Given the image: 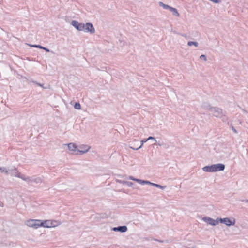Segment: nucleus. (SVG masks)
<instances>
[{
    "label": "nucleus",
    "instance_id": "ddd939ff",
    "mask_svg": "<svg viewBox=\"0 0 248 248\" xmlns=\"http://www.w3.org/2000/svg\"><path fill=\"white\" fill-rule=\"evenodd\" d=\"M112 230L114 232H125L127 231V227L126 226H118L117 227H113Z\"/></svg>",
    "mask_w": 248,
    "mask_h": 248
},
{
    "label": "nucleus",
    "instance_id": "b1692460",
    "mask_svg": "<svg viewBox=\"0 0 248 248\" xmlns=\"http://www.w3.org/2000/svg\"><path fill=\"white\" fill-rule=\"evenodd\" d=\"M200 58L201 59H203L204 61H206L207 60L206 57L205 55H201L200 56Z\"/></svg>",
    "mask_w": 248,
    "mask_h": 248
},
{
    "label": "nucleus",
    "instance_id": "6e6552de",
    "mask_svg": "<svg viewBox=\"0 0 248 248\" xmlns=\"http://www.w3.org/2000/svg\"><path fill=\"white\" fill-rule=\"evenodd\" d=\"M25 224L29 227L37 229L42 227V220L30 219L25 222Z\"/></svg>",
    "mask_w": 248,
    "mask_h": 248
},
{
    "label": "nucleus",
    "instance_id": "5701e85b",
    "mask_svg": "<svg viewBox=\"0 0 248 248\" xmlns=\"http://www.w3.org/2000/svg\"><path fill=\"white\" fill-rule=\"evenodd\" d=\"M5 167L4 166H0V172L4 174H5Z\"/></svg>",
    "mask_w": 248,
    "mask_h": 248
},
{
    "label": "nucleus",
    "instance_id": "f3484780",
    "mask_svg": "<svg viewBox=\"0 0 248 248\" xmlns=\"http://www.w3.org/2000/svg\"><path fill=\"white\" fill-rule=\"evenodd\" d=\"M169 11L171 12L173 16H175L176 17L179 16V13H178L177 10L176 8L171 7Z\"/></svg>",
    "mask_w": 248,
    "mask_h": 248
},
{
    "label": "nucleus",
    "instance_id": "a211bd4d",
    "mask_svg": "<svg viewBox=\"0 0 248 248\" xmlns=\"http://www.w3.org/2000/svg\"><path fill=\"white\" fill-rule=\"evenodd\" d=\"M158 5L160 7H162L164 9H168V10H170V9L171 8V6H170L167 4H166L161 1L158 2Z\"/></svg>",
    "mask_w": 248,
    "mask_h": 248
},
{
    "label": "nucleus",
    "instance_id": "39448f33",
    "mask_svg": "<svg viewBox=\"0 0 248 248\" xmlns=\"http://www.w3.org/2000/svg\"><path fill=\"white\" fill-rule=\"evenodd\" d=\"M129 179L131 180H132V181H134L140 184H141V185H151L152 186H155L156 187H157V188H159L161 189H162V190H164L166 188V186H162L160 185H158V184H155V183H152V182H151L149 181H147V180H142V179H138V178H136L135 177H134L133 176H129V177H128Z\"/></svg>",
    "mask_w": 248,
    "mask_h": 248
},
{
    "label": "nucleus",
    "instance_id": "2eb2a0df",
    "mask_svg": "<svg viewBox=\"0 0 248 248\" xmlns=\"http://www.w3.org/2000/svg\"><path fill=\"white\" fill-rule=\"evenodd\" d=\"M202 107L204 109L208 110L210 111L211 110L212 108H213V106H212L209 102H206V101L203 102L202 103Z\"/></svg>",
    "mask_w": 248,
    "mask_h": 248
},
{
    "label": "nucleus",
    "instance_id": "1a4fd4ad",
    "mask_svg": "<svg viewBox=\"0 0 248 248\" xmlns=\"http://www.w3.org/2000/svg\"><path fill=\"white\" fill-rule=\"evenodd\" d=\"M21 179L28 184L33 183H39L41 181V179L40 177L34 176L31 177L24 174H23L22 177H21Z\"/></svg>",
    "mask_w": 248,
    "mask_h": 248
},
{
    "label": "nucleus",
    "instance_id": "412c9836",
    "mask_svg": "<svg viewBox=\"0 0 248 248\" xmlns=\"http://www.w3.org/2000/svg\"><path fill=\"white\" fill-rule=\"evenodd\" d=\"M74 108L76 109H78V110H79L81 109V105L78 102H77L74 105Z\"/></svg>",
    "mask_w": 248,
    "mask_h": 248
},
{
    "label": "nucleus",
    "instance_id": "4be33fe9",
    "mask_svg": "<svg viewBox=\"0 0 248 248\" xmlns=\"http://www.w3.org/2000/svg\"><path fill=\"white\" fill-rule=\"evenodd\" d=\"M28 45L31 47H36V48H38L42 49H43V46H42L40 45Z\"/></svg>",
    "mask_w": 248,
    "mask_h": 248
},
{
    "label": "nucleus",
    "instance_id": "0eeeda50",
    "mask_svg": "<svg viewBox=\"0 0 248 248\" xmlns=\"http://www.w3.org/2000/svg\"><path fill=\"white\" fill-rule=\"evenodd\" d=\"M210 112L214 117L219 118L223 121H225L226 119L225 112L221 108L217 107H213L210 111Z\"/></svg>",
    "mask_w": 248,
    "mask_h": 248
},
{
    "label": "nucleus",
    "instance_id": "4468645a",
    "mask_svg": "<svg viewBox=\"0 0 248 248\" xmlns=\"http://www.w3.org/2000/svg\"><path fill=\"white\" fill-rule=\"evenodd\" d=\"M146 141H151L153 145H155L157 143V145L159 146L162 145L159 141L157 142L156 139L152 136H149L148 138L146 139Z\"/></svg>",
    "mask_w": 248,
    "mask_h": 248
},
{
    "label": "nucleus",
    "instance_id": "393cba45",
    "mask_svg": "<svg viewBox=\"0 0 248 248\" xmlns=\"http://www.w3.org/2000/svg\"><path fill=\"white\" fill-rule=\"evenodd\" d=\"M35 83H36V85H37L38 86H40V87H42V88H44V89H46V88L44 87L43 86V85L42 84H40V83H37V82H36Z\"/></svg>",
    "mask_w": 248,
    "mask_h": 248
},
{
    "label": "nucleus",
    "instance_id": "f257e3e1",
    "mask_svg": "<svg viewBox=\"0 0 248 248\" xmlns=\"http://www.w3.org/2000/svg\"><path fill=\"white\" fill-rule=\"evenodd\" d=\"M71 24L79 31L89 33L91 34H93L95 32V29L91 23H79L78 21L72 20Z\"/></svg>",
    "mask_w": 248,
    "mask_h": 248
},
{
    "label": "nucleus",
    "instance_id": "9b49d317",
    "mask_svg": "<svg viewBox=\"0 0 248 248\" xmlns=\"http://www.w3.org/2000/svg\"><path fill=\"white\" fill-rule=\"evenodd\" d=\"M91 146L87 144H81L78 146V155H83L88 152Z\"/></svg>",
    "mask_w": 248,
    "mask_h": 248
},
{
    "label": "nucleus",
    "instance_id": "423d86ee",
    "mask_svg": "<svg viewBox=\"0 0 248 248\" xmlns=\"http://www.w3.org/2000/svg\"><path fill=\"white\" fill-rule=\"evenodd\" d=\"M61 224L62 222L58 220H42V227L45 228H55L59 226Z\"/></svg>",
    "mask_w": 248,
    "mask_h": 248
},
{
    "label": "nucleus",
    "instance_id": "f8f14e48",
    "mask_svg": "<svg viewBox=\"0 0 248 248\" xmlns=\"http://www.w3.org/2000/svg\"><path fill=\"white\" fill-rule=\"evenodd\" d=\"M69 150L72 152L76 155H78V145L74 143H70L67 144Z\"/></svg>",
    "mask_w": 248,
    "mask_h": 248
},
{
    "label": "nucleus",
    "instance_id": "6ab92c4d",
    "mask_svg": "<svg viewBox=\"0 0 248 248\" xmlns=\"http://www.w3.org/2000/svg\"><path fill=\"white\" fill-rule=\"evenodd\" d=\"M187 45L189 46H193L195 47H197L199 46V43L196 41H189L187 42Z\"/></svg>",
    "mask_w": 248,
    "mask_h": 248
},
{
    "label": "nucleus",
    "instance_id": "7ed1b4c3",
    "mask_svg": "<svg viewBox=\"0 0 248 248\" xmlns=\"http://www.w3.org/2000/svg\"><path fill=\"white\" fill-rule=\"evenodd\" d=\"M5 175L15 176L21 179L23 174L18 171L17 169L14 166L5 167Z\"/></svg>",
    "mask_w": 248,
    "mask_h": 248
},
{
    "label": "nucleus",
    "instance_id": "aec40b11",
    "mask_svg": "<svg viewBox=\"0 0 248 248\" xmlns=\"http://www.w3.org/2000/svg\"><path fill=\"white\" fill-rule=\"evenodd\" d=\"M146 141H146V139H145L144 140H141V141H140V142H141V145H140L139 147H137V148H133V147H131L130 148H131V149H133V150H138V149H139L141 148L142 147V146H143V145L144 143V142H146Z\"/></svg>",
    "mask_w": 248,
    "mask_h": 248
},
{
    "label": "nucleus",
    "instance_id": "dca6fc26",
    "mask_svg": "<svg viewBox=\"0 0 248 248\" xmlns=\"http://www.w3.org/2000/svg\"><path fill=\"white\" fill-rule=\"evenodd\" d=\"M117 182L119 183L122 184L123 185H126L129 187L134 188V187H133L134 184L131 182L126 181H122V180H117Z\"/></svg>",
    "mask_w": 248,
    "mask_h": 248
},
{
    "label": "nucleus",
    "instance_id": "bb28decb",
    "mask_svg": "<svg viewBox=\"0 0 248 248\" xmlns=\"http://www.w3.org/2000/svg\"><path fill=\"white\" fill-rule=\"evenodd\" d=\"M245 202H247V203H248V200H246V201H245Z\"/></svg>",
    "mask_w": 248,
    "mask_h": 248
},
{
    "label": "nucleus",
    "instance_id": "20e7f679",
    "mask_svg": "<svg viewBox=\"0 0 248 248\" xmlns=\"http://www.w3.org/2000/svg\"><path fill=\"white\" fill-rule=\"evenodd\" d=\"M219 223L224 225L227 227L235 226L236 224V218L232 216L226 217L223 218L219 217Z\"/></svg>",
    "mask_w": 248,
    "mask_h": 248
},
{
    "label": "nucleus",
    "instance_id": "a878e982",
    "mask_svg": "<svg viewBox=\"0 0 248 248\" xmlns=\"http://www.w3.org/2000/svg\"><path fill=\"white\" fill-rule=\"evenodd\" d=\"M43 49L45 50L46 51L48 52L50 51V50L48 48H46L45 47H43Z\"/></svg>",
    "mask_w": 248,
    "mask_h": 248
},
{
    "label": "nucleus",
    "instance_id": "9d476101",
    "mask_svg": "<svg viewBox=\"0 0 248 248\" xmlns=\"http://www.w3.org/2000/svg\"><path fill=\"white\" fill-rule=\"evenodd\" d=\"M202 220L207 224L212 226H215L219 224V217L214 219V218L209 217H202Z\"/></svg>",
    "mask_w": 248,
    "mask_h": 248
},
{
    "label": "nucleus",
    "instance_id": "f03ea898",
    "mask_svg": "<svg viewBox=\"0 0 248 248\" xmlns=\"http://www.w3.org/2000/svg\"><path fill=\"white\" fill-rule=\"evenodd\" d=\"M202 169L204 172H215L224 170L225 169V165L222 163L215 164L210 166H204Z\"/></svg>",
    "mask_w": 248,
    "mask_h": 248
}]
</instances>
